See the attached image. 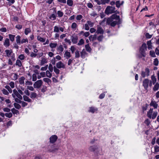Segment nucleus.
<instances>
[{
    "label": "nucleus",
    "instance_id": "obj_46",
    "mask_svg": "<svg viewBox=\"0 0 159 159\" xmlns=\"http://www.w3.org/2000/svg\"><path fill=\"white\" fill-rule=\"evenodd\" d=\"M13 80H16L18 79V74L16 73H13Z\"/></svg>",
    "mask_w": 159,
    "mask_h": 159
},
{
    "label": "nucleus",
    "instance_id": "obj_36",
    "mask_svg": "<svg viewBox=\"0 0 159 159\" xmlns=\"http://www.w3.org/2000/svg\"><path fill=\"white\" fill-rule=\"evenodd\" d=\"M37 38L38 40L42 42H44L45 41V39L43 38L40 36H38Z\"/></svg>",
    "mask_w": 159,
    "mask_h": 159
},
{
    "label": "nucleus",
    "instance_id": "obj_51",
    "mask_svg": "<svg viewBox=\"0 0 159 159\" xmlns=\"http://www.w3.org/2000/svg\"><path fill=\"white\" fill-rule=\"evenodd\" d=\"M87 23L89 25L90 27L93 26L94 25V23L90 21H87Z\"/></svg>",
    "mask_w": 159,
    "mask_h": 159
},
{
    "label": "nucleus",
    "instance_id": "obj_61",
    "mask_svg": "<svg viewBox=\"0 0 159 159\" xmlns=\"http://www.w3.org/2000/svg\"><path fill=\"white\" fill-rule=\"evenodd\" d=\"M95 2L98 5L102 4V0H94Z\"/></svg>",
    "mask_w": 159,
    "mask_h": 159
},
{
    "label": "nucleus",
    "instance_id": "obj_44",
    "mask_svg": "<svg viewBox=\"0 0 159 159\" xmlns=\"http://www.w3.org/2000/svg\"><path fill=\"white\" fill-rule=\"evenodd\" d=\"M158 60L157 58H155L154 59L153 61V64L155 66H157L158 65Z\"/></svg>",
    "mask_w": 159,
    "mask_h": 159
},
{
    "label": "nucleus",
    "instance_id": "obj_13",
    "mask_svg": "<svg viewBox=\"0 0 159 159\" xmlns=\"http://www.w3.org/2000/svg\"><path fill=\"white\" fill-rule=\"evenodd\" d=\"M13 93L15 95L20 99L22 100V97L20 94L17 91L16 89H14L13 90Z\"/></svg>",
    "mask_w": 159,
    "mask_h": 159
},
{
    "label": "nucleus",
    "instance_id": "obj_58",
    "mask_svg": "<svg viewBox=\"0 0 159 159\" xmlns=\"http://www.w3.org/2000/svg\"><path fill=\"white\" fill-rule=\"evenodd\" d=\"M150 55L153 57H156L155 54V52L153 51H150Z\"/></svg>",
    "mask_w": 159,
    "mask_h": 159
},
{
    "label": "nucleus",
    "instance_id": "obj_26",
    "mask_svg": "<svg viewBox=\"0 0 159 159\" xmlns=\"http://www.w3.org/2000/svg\"><path fill=\"white\" fill-rule=\"evenodd\" d=\"M49 18L52 20H54L56 19V16L54 14H52L49 17Z\"/></svg>",
    "mask_w": 159,
    "mask_h": 159
},
{
    "label": "nucleus",
    "instance_id": "obj_56",
    "mask_svg": "<svg viewBox=\"0 0 159 159\" xmlns=\"http://www.w3.org/2000/svg\"><path fill=\"white\" fill-rule=\"evenodd\" d=\"M75 49L76 48L73 46H71L70 48V50L71 51V53H74V52Z\"/></svg>",
    "mask_w": 159,
    "mask_h": 159
},
{
    "label": "nucleus",
    "instance_id": "obj_2",
    "mask_svg": "<svg viewBox=\"0 0 159 159\" xmlns=\"http://www.w3.org/2000/svg\"><path fill=\"white\" fill-rule=\"evenodd\" d=\"M48 151L53 153L56 152L59 150V147L54 144H50L47 147Z\"/></svg>",
    "mask_w": 159,
    "mask_h": 159
},
{
    "label": "nucleus",
    "instance_id": "obj_6",
    "mask_svg": "<svg viewBox=\"0 0 159 159\" xmlns=\"http://www.w3.org/2000/svg\"><path fill=\"white\" fill-rule=\"evenodd\" d=\"M43 82L41 80H39L35 82L34 84L33 85L34 88H39L42 85Z\"/></svg>",
    "mask_w": 159,
    "mask_h": 159
},
{
    "label": "nucleus",
    "instance_id": "obj_39",
    "mask_svg": "<svg viewBox=\"0 0 159 159\" xmlns=\"http://www.w3.org/2000/svg\"><path fill=\"white\" fill-rule=\"evenodd\" d=\"M53 31L54 32L58 33L59 31V27L57 26H55L54 27Z\"/></svg>",
    "mask_w": 159,
    "mask_h": 159
},
{
    "label": "nucleus",
    "instance_id": "obj_53",
    "mask_svg": "<svg viewBox=\"0 0 159 159\" xmlns=\"http://www.w3.org/2000/svg\"><path fill=\"white\" fill-rule=\"evenodd\" d=\"M5 88L10 93H11L12 92V89L8 85H6L5 87Z\"/></svg>",
    "mask_w": 159,
    "mask_h": 159
},
{
    "label": "nucleus",
    "instance_id": "obj_15",
    "mask_svg": "<svg viewBox=\"0 0 159 159\" xmlns=\"http://www.w3.org/2000/svg\"><path fill=\"white\" fill-rule=\"evenodd\" d=\"M104 33V30L101 27H98L97 28V30L96 32V34H102Z\"/></svg>",
    "mask_w": 159,
    "mask_h": 159
},
{
    "label": "nucleus",
    "instance_id": "obj_32",
    "mask_svg": "<svg viewBox=\"0 0 159 159\" xmlns=\"http://www.w3.org/2000/svg\"><path fill=\"white\" fill-rule=\"evenodd\" d=\"M159 87V84L157 83L155 86H154L153 88V90L154 91H156L157 90Z\"/></svg>",
    "mask_w": 159,
    "mask_h": 159
},
{
    "label": "nucleus",
    "instance_id": "obj_3",
    "mask_svg": "<svg viewBox=\"0 0 159 159\" xmlns=\"http://www.w3.org/2000/svg\"><path fill=\"white\" fill-rule=\"evenodd\" d=\"M90 152H94L96 154H98L99 152V147L97 145H93L90 146L89 148Z\"/></svg>",
    "mask_w": 159,
    "mask_h": 159
},
{
    "label": "nucleus",
    "instance_id": "obj_38",
    "mask_svg": "<svg viewBox=\"0 0 159 159\" xmlns=\"http://www.w3.org/2000/svg\"><path fill=\"white\" fill-rule=\"evenodd\" d=\"M47 59L45 58H43L41 61V65H43L44 64L47 63Z\"/></svg>",
    "mask_w": 159,
    "mask_h": 159
},
{
    "label": "nucleus",
    "instance_id": "obj_64",
    "mask_svg": "<svg viewBox=\"0 0 159 159\" xmlns=\"http://www.w3.org/2000/svg\"><path fill=\"white\" fill-rule=\"evenodd\" d=\"M154 150L155 152H159V146L157 145L154 147Z\"/></svg>",
    "mask_w": 159,
    "mask_h": 159
},
{
    "label": "nucleus",
    "instance_id": "obj_49",
    "mask_svg": "<svg viewBox=\"0 0 159 159\" xmlns=\"http://www.w3.org/2000/svg\"><path fill=\"white\" fill-rule=\"evenodd\" d=\"M80 57L79 52L78 50H77L75 52V57L79 58Z\"/></svg>",
    "mask_w": 159,
    "mask_h": 159
},
{
    "label": "nucleus",
    "instance_id": "obj_10",
    "mask_svg": "<svg viewBox=\"0 0 159 159\" xmlns=\"http://www.w3.org/2000/svg\"><path fill=\"white\" fill-rule=\"evenodd\" d=\"M149 83V80L148 79H145L143 82V85L144 88L148 91L147 89L148 87V84Z\"/></svg>",
    "mask_w": 159,
    "mask_h": 159
},
{
    "label": "nucleus",
    "instance_id": "obj_43",
    "mask_svg": "<svg viewBox=\"0 0 159 159\" xmlns=\"http://www.w3.org/2000/svg\"><path fill=\"white\" fill-rule=\"evenodd\" d=\"M84 43V40L81 39L79 41V43H78V46H80L82 45Z\"/></svg>",
    "mask_w": 159,
    "mask_h": 159
},
{
    "label": "nucleus",
    "instance_id": "obj_62",
    "mask_svg": "<svg viewBox=\"0 0 159 159\" xmlns=\"http://www.w3.org/2000/svg\"><path fill=\"white\" fill-rule=\"evenodd\" d=\"M102 4H105L106 3H108L109 2L110 0H102Z\"/></svg>",
    "mask_w": 159,
    "mask_h": 159
},
{
    "label": "nucleus",
    "instance_id": "obj_57",
    "mask_svg": "<svg viewBox=\"0 0 159 159\" xmlns=\"http://www.w3.org/2000/svg\"><path fill=\"white\" fill-rule=\"evenodd\" d=\"M157 114V111L154 112L152 115V118L153 119H155L156 117Z\"/></svg>",
    "mask_w": 159,
    "mask_h": 159
},
{
    "label": "nucleus",
    "instance_id": "obj_12",
    "mask_svg": "<svg viewBox=\"0 0 159 159\" xmlns=\"http://www.w3.org/2000/svg\"><path fill=\"white\" fill-rule=\"evenodd\" d=\"M5 52L6 54L7 57H10L12 56L13 54V51L11 49L6 50H5Z\"/></svg>",
    "mask_w": 159,
    "mask_h": 159
},
{
    "label": "nucleus",
    "instance_id": "obj_48",
    "mask_svg": "<svg viewBox=\"0 0 159 159\" xmlns=\"http://www.w3.org/2000/svg\"><path fill=\"white\" fill-rule=\"evenodd\" d=\"M5 115L7 117L9 118H10L12 116V114L11 113L9 112V113H6L5 114Z\"/></svg>",
    "mask_w": 159,
    "mask_h": 159
},
{
    "label": "nucleus",
    "instance_id": "obj_16",
    "mask_svg": "<svg viewBox=\"0 0 159 159\" xmlns=\"http://www.w3.org/2000/svg\"><path fill=\"white\" fill-rule=\"evenodd\" d=\"M87 54L84 49H83L80 52V56L82 58H84L85 56Z\"/></svg>",
    "mask_w": 159,
    "mask_h": 159
},
{
    "label": "nucleus",
    "instance_id": "obj_22",
    "mask_svg": "<svg viewBox=\"0 0 159 159\" xmlns=\"http://www.w3.org/2000/svg\"><path fill=\"white\" fill-rule=\"evenodd\" d=\"M37 95L36 93L34 92H31L30 95V97L32 99H34L37 97Z\"/></svg>",
    "mask_w": 159,
    "mask_h": 159
},
{
    "label": "nucleus",
    "instance_id": "obj_60",
    "mask_svg": "<svg viewBox=\"0 0 159 159\" xmlns=\"http://www.w3.org/2000/svg\"><path fill=\"white\" fill-rule=\"evenodd\" d=\"M37 80V76L35 74H34L32 75V81H34Z\"/></svg>",
    "mask_w": 159,
    "mask_h": 159
},
{
    "label": "nucleus",
    "instance_id": "obj_50",
    "mask_svg": "<svg viewBox=\"0 0 159 159\" xmlns=\"http://www.w3.org/2000/svg\"><path fill=\"white\" fill-rule=\"evenodd\" d=\"M18 58L20 60H23L25 59V57L24 54H21L19 56Z\"/></svg>",
    "mask_w": 159,
    "mask_h": 159
},
{
    "label": "nucleus",
    "instance_id": "obj_14",
    "mask_svg": "<svg viewBox=\"0 0 159 159\" xmlns=\"http://www.w3.org/2000/svg\"><path fill=\"white\" fill-rule=\"evenodd\" d=\"M64 57H65L66 59H68L71 57V54L70 52L66 50L65 51V53L64 54Z\"/></svg>",
    "mask_w": 159,
    "mask_h": 159
},
{
    "label": "nucleus",
    "instance_id": "obj_47",
    "mask_svg": "<svg viewBox=\"0 0 159 159\" xmlns=\"http://www.w3.org/2000/svg\"><path fill=\"white\" fill-rule=\"evenodd\" d=\"M3 93L4 95H8L9 94V93L5 89H3L2 90Z\"/></svg>",
    "mask_w": 159,
    "mask_h": 159
},
{
    "label": "nucleus",
    "instance_id": "obj_42",
    "mask_svg": "<svg viewBox=\"0 0 159 159\" xmlns=\"http://www.w3.org/2000/svg\"><path fill=\"white\" fill-rule=\"evenodd\" d=\"M151 79L152 80V83L154 84H155L156 81L157 80L155 77L153 75L151 76Z\"/></svg>",
    "mask_w": 159,
    "mask_h": 159
},
{
    "label": "nucleus",
    "instance_id": "obj_37",
    "mask_svg": "<svg viewBox=\"0 0 159 159\" xmlns=\"http://www.w3.org/2000/svg\"><path fill=\"white\" fill-rule=\"evenodd\" d=\"M57 14L58 15V17H61L63 16L64 13L61 11H58L57 12Z\"/></svg>",
    "mask_w": 159,
    "mask_h": 159
},
{
    "label": "nucleus",
    "instance_id": "obj_17",
    "mask_svg": "<svg viewBox=\"0 0 159 159\" xmlns=\"http://www.w3.org/2000/svg\"><path fill=\"white\" fill-rule=\"evenodd\" d=\"M25 78L24 77L22 76L19 79V83L21 85H24V80Z\"/></svg>",
    "mask_w": 159,
    "mask_h": 159
},
{
    "label": "nucleus",
    "instance_id": "obj_55",
    "mask_svg": "<svg viewBox=\"0 0 159 159\" xmlns=\"http://www.w3.org/2000/svg\"><path fill=\"white\" fill-rule=\"evenodd\" d=\"M11 111L14 114H16L19 111L18 110L15 109L14 108L11 109Z\"/></svg>",
    "mask_w": 159,
    "mask_h": 159
},
{
    "label": "nucleus",
    "instance_id": "obj_4",
    "mask_svg": "<svg viewBox=\"0 0 159 159\" xmlns=\"http://www.w3.org/2000/svg\"><path fill=\"white\" fill-rule=\"evenodd\" d=\"M115 8L113 6H108L105 10V13L108 15L115 12Z\"/></svg>",
    "mask_w": 159,
    "mask_h": 159
},
{
    "label": "nucleus",
    "instance_id": "obj_41",
    "mask_svg": "<svg viewBox=\"0 0 159 159\" xmlns=\"http://www.w3.org/2000/svg\"><path fill=\"white\" fill-rule=\"evenodd\" d=\"M14 105L15 107L16 108L18 109H19L21 107L20 106V105L19 104H18L17 103H14Z\"/></svg>",
    "mask_w": 159,
    "mask_h": 159
},
{
    "label": "nucleus",
    "instance_id": "obj_8",
    "mask_svg": "<svg viewBox=\"0 0 159 159\" xmlns=\"http://www.w3.org/2000/svg\"><path fill=\"white\" fill-rule=\"evenodd\" d=\"M56 66L58 69L65 68V66L61 61H60L56 64Z\"/></svg>",
    "mask_w": 159,
    "mask_h": 159
},
{
    "label": "nucleus",
    "instance_id": "obj_5",
    "mask_svg": "<svg viewBox=\"0 0 159 159\" xmlns=\"http://www.w3.org/2000/svg\"><path fill=\"white\" fill-rule=\"evenodd\" d=\"M147 50V46L145 43H143L142 46L140 48V51L141 54L143 57H145V51Z\"/></svg>",
    "mask_w": 159,
    "mask_h": 159
},
{
    "label": "nucleus",
    "instance_id": "obj_30",
    "mask_svg": "<svg viewBox=\"0 0 159 159\" xmlns=\"http://www.w3.org/2000/svg\"><path fill=\"white\" fill-rule=\"evenodd\" d=\"M16 42L17 44H20V35H17L16 37Z\"/></svg>",
    "mask_w": 159,
    "mask_h": 159
},
{
    "label": "nucleus",
    "instance_id": "obj_18",
    "mask_svg": "<svg viewBox=\"0 0 159 159\" xmlns=\"http://www.w3.org/2000/svg\"><path fill=\"white\" fill-rule=\"evenodd\" d=\"M4 45L7 47H8L10 46V41L9 40L8 38H6L5 40V42L4 43Z\"/></svg>",
    "mask_w": 159,
    "mask_h": 159
},
{
    "label": "nucleus",
    "instance_id": "obj_28",
    "mask_svg": "<svg viewBox=\"0 0 159 159\" xmlns=\"http://www.w3.org/2000/svg\"><path fill=\"white\" fill-rule=\"evenodd\" d=\"M31 31V30L30 28H26L25 30V35H27L29 33H30Z\"/></svg>",
    "mask_w": 159,
    "mask_h": 159
},
{
    "label": "nucleus",
    "instance_id": "obj_20",
    "mask_svg": "<svg viewBox=\"0 0 159 159\" xmlns=\"http://www.w3.org/2000/svg\"><path fill=\"white\" fill-rule=\"evenodd\" d=\"M57 50L60 53H62L64 50V48L63 46L61 45H59L57 48Z\"/></svg>",
    "mask_w": 159,
    "mask_h": 159
},
{
    "label": "nucleus",
    "instance_id": "obj_45",
    "mask_svg": "<svg viewBox=\"0 0 159 159\" xmlns=\"http://www.w3.org/2000/svg\"><path fill=\"white\" fill-rule=\"evenodd\" d=\"M54 71L57 74H59L60 73V70L57 69L55 66L53 67Z\"/></svg>",
    "mask_w": 159,
    "mask_h": 159
},
{
    "label": "nucleus",
    "instance_id": "obj_27",
    "mask_svg": "<svg viewBox=\"0 0 159 159\" xmlns=\"http://www.w3.org/2000/svg\"><path fill=\"white\" fill-rule=\"evenodd\" d=\"M77 27V25L75 22H73L72 23L71 25V28L74 30H75Z\"/></svg>",
    "mask_w": 159,
    "mask_h": 159
},
{
    "label": "nucleus",
    "instance_id": "obj_52",
    "mask_svg": "<svg viewBox=\"0 0 159 159\" xmlns=\"http://www.w3.org/2000/svg\"><path fill=\"white\" fill-rule=\"evenodd\" d=\"M48 69L50 72H52L53 70V67L52 65L50 64L49 66L48 67Z\"/></svg>",
    "mask_w": 159,
    "mask_h": 159
},
{
    "label": "nucleus",
    "instance_id": "obj_11",
    "mask_svg": "<svg viewBox=\"0 0 159 159\" xmlns=\"http://www.w3.org/2000/svg\"><path fill=\"white\" fill-rule=\"evenodd\" d=\"M149 69L148 68H146L145 71H142L141 75L143 77H144L146 75H149Z\"/></svg>",
    "mask_w": 159,
    "mask_h": 159
},
{
    "label": "nucleus",
    "instance_id": "obj_24",
    "mask_svg": "<svg viewBox=\"0 0 159 159\" xmlns=\"http://www.w3.org/2000/svg\"><path fill=\"white\" fill-rule=\"evenodd\" d=\"M16 65L20 67L22 66V64L21 61L18 59H17L16 61Z\"/></svg>",
    "mask_w": 159,
    "mask_h": 159
},
{
    "label": "nucleus",
    "instance_id": "obj_31",
    "mask_svg": "<svg viewBox=\"0 0 159 159\" xmlns=\"http://www.w3.org/2000/svg\"><path fill=\"white\" fill-rule=\"evenodd\" d=\"M8 36L11 42H13L14 40L15 35L11 34H9Z\"/></svg>",
    "mask_w": 159,
    "mask_h": 159
},
{
    "label": "nucleus",
    "instance_id": "obj_23",
    "mask_svg": "<svg viewBox=\"0 0 159 159\" xmlns=\"http://www.w3.org/2000/svg\"><path fill=\"white\" fill-rule=\"evenodd\" d=\"M85 47L87 51L89 52H91L92 49L89 46V44L85 45Z\"/></svg>",
    "mask_w": 159,
    "mask_h": 159
},
{
    "label": "nucleus",
    "instance_id": "obj_21",
    "mask_svg": "<svg viewBox=\"0 0 159 159\" xmlns=\"http://www.w3.org/2000/svg\"><path fill=\"white\" fill-rule=\"evenodd\" d=\"M150 105L151 106H152L155 108H157L158 106V104L156 102L152 100L151 101Z\"/></svg>",
    "mask_w": 159,
    "mask_h": 159
},
{
    "label": "nucleus",
    "instance_id": "obj_9",
    "mask_svg": "<svg viewBox=\"0 0 159 159\" xmlns=\"http://www.w3.org/2000/svg\"><path fill=\"white\" fill-rule=\"evenodd\" d=\"M57 138L58 137L57 135H52L49 139L50 143H53L57 141Z\"/></svg>",
    "mask_w": 159,
    "mask_h": 159
},
{
    "label": "nucleus",
    "instance_id": "obj_1",
    "mask_svg": "<svg viewBox=\"0 0 159 159\" xmlns=\"http://www.w3.org/2000/svg\"><path fill=\"white\" fill-rule=\"evenodd\" d=\"M107 23L108 25H110L112 27H114L116 24H120L121 20L120 16L116 14L112 15L111 17L107 19Z\"/></svg>",
    "mask_w": 159,
    "mask_h": 159
},
{
    "label": "nucleus",
    "instance_id": "obj_33",
    "mask_svg": "<svg viewBox=\"0 0 159 159\" xmlns=\"http://www.w3.org/2000/svg\"><path fill=\"white\" fill-rule=\"evenodd\" d=\"M67 4L69 6H72L73 4V1L72 0H67Z\"/></svg>",
    "mask_w": 159,
    "mask_h": 159
},
{
    "label": "nucleus",
    "instance_id": "obj_59",
    "mask_svg": "<svg viewBox=\"0 0 159 159\" xmlns=\"http://www.w3.org/2000/svg\"><path fill=\"white\" fill-rule=\"evenodd\" d=\"M83 18V16L81 15H78L76 17V19L77 20H80Z\"/></svg>",
    "mask_w": 159,
    "mask_h": 159
},
{
    "label": "nucleus",
    "instance_id": "obj_40",
    "mask_svg": "<svg viewBox=\"0 0 159 159\" xmlns=\"http://www.w3.org/2000/svg\"><path fill=\"white\" fill-rule=\"evenodd\" d=\"M103 38V36L102 35H101L97 37V39L99 42H101L102 41Z\"/></svg>",
    "mask_w": 159,
    "mask_h": 159
},
{
    "label": "nucleus",
    "instance_id": "obj_63",
    "mask_svg": "<svg viewBox=\"0 0 159 159\" xmlns=\"http://www.w3.org/2000/svg\"><path fill=\"white\" fill-rule=\"evenodd\" d=\"M9 84L10 85V86L12 88H13L15 87V84L13 82L11 81V82Z\"/></svg>",
    "mask_w": 159,
    "mask_h": 159
},
{
    "label": "nucleus",
    "instance_id": "obj_34",
    "mask_svg": "<svg viewBox=\"0 0 159 159\" xmlns=\"http://www.w3.org/2000/svg\"><path fill=\"white\" fill-rule=\"evenodd\" d=\"M43 80L44 82L47 83L48 84H49L51 82V80L48 78H44L43 79Z\"/></svg>",
    "mask_w": 159,
    "mask_h": 159
},
{
    "label": "nucleus",
    "instance_id": "obj_19",
    "mask_svg": "<svg viewBox=\"0 0 159 159\" xmlns=\"http://www.w3.org/2000/svg\"><path fill=\"white\" fill-rule=\"evenodd\" d=\"M23 100L25 101L28 102H32L30 98L28 97L26 95L23 96Z\"/></svg>",
    "mask_w": 159,
    "mask_h": 159
},
{
    "label": "nucleus",
    "instance_id": "obj_25",
    "mask_svg": "<svg viewBox=\"0 0 159 159\" xmlns=\"http://www.w3.org/2000/svg\"><path fill=\"white\" fill-rule=\"evenodd\" d=\"M98 110L97 108H95L94 107H89V112L93 113L95 111Z\"/></svg>",
    "mask_w": 159,
    "mask_h": 159
},
{
    "label": "nucleus",
    "instance_id": "obj_29",
    "mask_svg": "<svg viewBox=\"0 0 159 159\" xmlns=\"http://www.w3.org/2000/svg\"><path fill=\"white\" fill-rule=\"evenodd\" d=\"M57 45V43H51L49 44L50 47L52 48H55Z\"/></svg>",
    "mask_w": 159,
    "mask_h": 159
},
{
    "label": "nucleus",
    "instance_id": "obj_54",
    "mask_svg": "<svg viewBox=\"0 0 159 159\" xmlns=\"http://www.w3.org/2000/svg\"><path fill=\"white\" fill-rule=\"evenodd\" d=\"M116 7H118L119 8L120 6L121 5V4H120V1H117L116 2Z\"/></svg>",
    "mask_w": 159,
    "mask_h": 159
},
{
    "label": "nucleus",
    "instance_id": "obj_7",
    "mask_svg": "<svg viewBox=\"0 0 159 159\" xmlns=\"http://www.w3.org/2000/svg\"><path fill=\"white\" fill-rule=\"evenodd\" d=\"M71 39L73 44H76L77 43L78 37L76 34H73L71 36Z\"/></svg>",
    "mask_w": 159,
    "mask_h": 159
},
{
    "label": "nucleus",
    "instance_id": "obj_35",
    "mask_svg": "<svg viewBox=\"0 0 159 159\" xmlns=\"http://www.w3.org/2000/svg\"><path fill=\"white\" fill-rule=\"evenodd\" d=\"M46 76L49 78H51L52 76V74L51 73V72L48 70L46 71Z\"/></svg>",
    "mask_w": 159,
    "mask_h": 159
}]
</instances>
